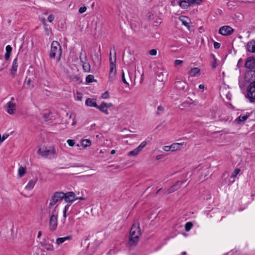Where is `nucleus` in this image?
I'll return each mask as SVG.
<instances>
[{
  "mask_svg": "<svg viewBox=\"0 0 255 255\" xmlns=\"http://www.w3.org/2000/svg\"><path fill=\"white\" fill-rule=\"evenodd\" d=\"M167 74L166 72H157V79L160 82L164 81L165 79L166 78Z\"/></svg>",
  "mask_w": 255,
  "mask_h": 255,
  "instance_id": "4be33fe9",
  "label": "nucleus"
},
{
  "mask_svg": "<svg viewBox=\"0 0 255 255\" xmlns=\"http://www.w3.org/2000/svg\"><path fill=\"white\" fill-rule=\"evenodd\" d=\"M183 63V61L180 60H176L174 61V64L176 65H180Z\"/></svg>",
  "mask_w": 255,
  "mask_h": 255,
  "instance_id": "3c124183",
  "label": "nucleus"
},
{
  "mask_svg": "<svg viewBox=\"0 0 255 255\" xmlns=\"http://www.w3.org/2000/svg\"><path fill=\"white\" fill-rule=\"evenodd\" d=\"M157 110L160 111H163L164 109L163 107L159 106L157 107Z\"/></svg>",
  "mask_w": 255,
  "mask_h": 255,
  "instance_id": "bf43d9fd",
  "label": "nucleus"
},
{
  "mask_svg": "<svg viewBox=\"0 0 255 255\" xmlns=\"http://www.w3.org/2000/svg\"><path fill=\"white\" fill-rule=\"evenodd\" d=\"M213 44H214V47L216 49H219L221 46V44L217 42H214Z\"/></svg>",
  "mask_w": 255,
  "mask_h": 255,
  "instance_id": "de8ad7c7",
  "label": "nucleus"
},
{
  "mask_svg": "<svg viewBox=\"0 0 255 255\" xmlns=\"http://www.w3.org/2000/svg\"><path fill=\"white\" fill-rule=\"evenodd\" d=\"M218 66V64L217 63V59H215L213 60V62L212 63L211 66L212 68H216Z\"/></svg>",
  "mask_w": 255,
  "mask_h": 255,
  "instance_id": "a18cd8bd",
  "label": "nucleus"
},
{
  "mask_svg": "<svg viewBox=\"0 0 255 255\" xmlns=\"http://www.w3.org/2000/svg\"><path fill=\"white\" fill-rule=\"evenodd\" d=\"M200 71V69L198 67H195L192 68L189 71V74L192 77L195 76L198 73H199Z\"/></svg>",
  "mask_w": 255,
  "mask_h": 255,
  "instance_id": "393cba45",
  "label": "nucleus"
},
{
  "mask_svg": "<svg viewBox=\"0 0 255 255\" xmlns=\"http://www.w3.org/2000/svg\"><path fill=\"white\" fill-rule=\"evenodd\" d=\"M111 50L112 49H110V72L109 73H114V72H117V70H116V50H115V46H113V50H114V61L112 60V57H111V55H112V53H111Z\"/></svg>",
  "mask_w": 255,
  "mask_h": 255,
  "instance_id": "1a4fd4ad",
  "label": "nucleus"
},
{
  "mask_svg": "<svg viewBox=\"0 0 255 255\" xmlns=\"http://www.w3.org/2000/svg\"><path fill=\"white\" fill-rule=\"evenodd\" d=\"M57 221L58 218H54L53 216H50L49 224L50 230L51 231H54L56 229L57 227Z\"/></svg>",
  "mask_w": 255,
  "mask_h": 255,
  "instance_id": "ddd939ff",
  "label": "nucleus"
},
{
  "mask_svg": "<svg viewBox=\"0 0 255 255\" xmlns=\"http://www.w3.org/2000/svg\"><path fill=\"white\" fill-rule=\"evenodd\" d=\"M40 21L42 22V24L44 25H45L46 24V20H45V19L44 18H41L40 19Z\"/></svg>",
  "mask_w": 255,
  "mask_h": 255,
  "instance_id": "4d7b16f0",
  "label": "nucleus"
},
{
  "mask_svg": "<svg viewBox=\"0 0 255 255\" xmlns=\"http://www.w3.org/2000/svg\"><path fill=\"white\" fill-rule=\"evenodd\" d=\"M64 193L63 192H55L53 194L51 199L50 200L49 205L48 207H47L46 209V211L48 214H50L51 210L52 207L59 201H60L64 199Z\"/></svg>",
  "mask_w": 255,
  "mask_h": 255,
  "instance_id": "20e7f679",
  "label": "nucleus"
},
{
  "mask_svg": "<svg viewBox=\"0 0 255 255\" xmlns=\"http://www.w3.org/2000/svg\"><path fill=\"white\" fill-rule=\"evenodd\" d=\"M199 88L200 89H203L204 88V85L203 84H200L199 86Z\"/></svg>",
  "mask_w": 255,
  "mask_h": 255,
  "instance_id": "e2e57ef3",
  "label": "nucleus"
},
{
  "mask_svg": "<svg viewBox=\"0 0 255 255\" xmlns=\"http://www.w3.org/2000/svg\"><path fill=\"white\" fill-rule=\"evenodd\" d=\"M18 67V63H17V58L16 57L12 62V65L11 69L10 70V73L13 78L15 76V72L17 71V69Z\"/></svg>",
  "mask_w": 255,
  "mask_h": 255,
  "instance_id": "f3484780",
  "label": "nucleus"
},
{
  "mask_svg": "<svg viewBox=\"0 0 255 255\" xmlns=\"http://www.w3.org/2000/svg\"><path fill=\"white\" fill-rule=\"evenodd\" d=\"M136 136H137L136 134H131L128 135V137H130V138H133L134 137H136Z\"/></svg>",
  "mask_w": 255,
  "mask_h": 255,
  "instance_id": "052dcab7",
  "label": "nucleus"
},
{
  "mask_svg": "<svg viewBox=\"0 0 255 255\" xmlns=\"http://www.w3.org/2000/svg\"><path fill=\"white\" fill-rule=\"evenodd\" d=\"M47 243L46 240H44L41 243V245L42 246L44 247V244H47Z\"/></svg>",
  "mask_w": 255,
  "mask_h": 255,
  "instance_id": "680f3d73",
  "label": "nucleus"
},
{
  "mask_svg": "<svg viewBox=\"0 0 255 255\" xmlns=\"http://www.w3.org/2000/svg\"><path fill=\"white\" fill-rule=\"evenodd\" d=\"M234 30L230 26H223L220 28L219 33L222 35H231Z\"/></svg>",
  "mask_w": 255,
  "mask_h": 255,
  "instance_id": "9b49d317",
  "label": "nucleus"
},
{
  "mask_svg": "<svg viewBox=\"0 0 255 255\" xmlns=\"http://www.w3.org/2000/svg\"><path fill=\"white\" fill-rule=\"evenodd\" d=\"M77 98L78 100H81L82 98V94L81 93H78Z\"/></svg>",
  "mask_w": 255,
  "mask_h": 255,
  "instance_id": "5fc2aeb1",
  "label": "nucleus"
},
{
  "mask_svg": "<svg viewBox=\"0 0 255 255\" xmlns=\"http://www.w3.org/2000/svg\"><path fill=\"white\" fill-rule=\"evenodd\" d=\"M41 234H42L41 231H39L38 233V235H37V238H39L41 236Z\"/></svg>",
  "mask_w": 255,
  "mask_h": 255,
  "instance_id": "0e129e2a",
  "label": "nucleus"
},
{
  "mask_svg": "<svg viewBox=\"0 0 255 255\" xmlns=\"http://www.w3.org/2000/svg\"><path fill=\"white\" fill-rule=\"evenodd\" d=\"M62 55V47L57 41H53L51 44V49L49 52V57L51 59H56L57 61L60 60Z\"/></svg>",
  "mask_w": 255,
  "mask_h": 255,
  "instance_id": "f03ea898",
  "label": "nucleus"
},
{
  "mask_svg": "<svg viewBox=\"0 0 255 255\" xmlns=\"http://www.w3.org/2000/svg\"><path fill=\"white\" fill-rule=\"evenodd\" d=\"M37 153L45 157H48V156L51 155L53 157L55 154V150L54 148L49 149H47L46 147L42 149L39 148L37 150Z\"/></svg>",
  "mask_w": 255,
  "mask_h": 255,
  "instance_id": "0eeeda50",
  "label": "nucleus"
},
{
  "mask_svg": "<svg viewBox=\"0 0 255 255\" xmlns=\"http://www.w3.org/2000/svg\"><path fill=\"white\" fill-rule=\"evenodd\" d=\"M188 18V17L186 16H182L180 17L179 19H180V21L182 22V24L183 25L185 26L186 27L189 28L190 27L189 23L184 19V18Z\"/></svg>",
  "mask_w": 255,
  "mask_h": 255,
  "instance_id": "2f4dec72",
  "label": "nucleus"
},
{
  "mask_svg": "<svg viewBox=\"0 0 255 255\" xmlns=\"http://www.w3.org/2000/svg\"><path fill=\"white\" fill-rule=\"evenodd\" d=\"M26 173V168L20 166L18 169V175L20 177H22Z\"/></svg>",
  "mask_w": 255,
  "mask_h": 255,
  "instance_id": "c756f323",
  "label": "nucleus"
},
{
  "mask_svg": "<svg viewBox=\"0 0 255 255\" xmlns=\"http://www.w3.org/2000/svg\"><path fill=\"white\" fill-rule=\"evenodd\" d=\"M10 54L8 53H6L4 54V58L5 60H8L10 58Z\"/></svg>",
  "mask_w": 255,
  "mask_h": 255,
  "instance_id": "603ef678",
  "label": "nucleus"
},
{
  "mask_svg": "<svg viewBox=\"0 0 255 255\" xmlns=\"http://www.w3.org/2000/svg\"><path fill=\"white\" fill-rule=\"evenodd\" d=\"M67 143L70 146H73L75 144V141L73 139H68L67 140Z\"/></svg>",
  "mask_w": 255,
  "mask_h": 255,
  "instance_id": "ea45409f",
  "label": "nucleus"
},
{
  "mask_svg": "<svg viewBox=\"0 0 255 255\" xmlns=\"http://www.w3.org/2000/svg\"><path fill=\"white\" fill-rule=\"evenodd\" d=\"M86 81L87 83H90L93 82H96L97 80L94 79L93 75H89L86 78Z\"/></svg>",
  "mask_w": 255,
  "mask_h": 255,
  "instance_id": "7c9ffc66",
  "label": "nucleus"
},
{
  "mask_svg": "<svg viewBox=\"0 0 255 255\" xmlns=\"http://www.w3.org/2000/svg\"><path fill=\"white\" fill-rule=\"evenodd\" d=\"M15 106V104L13 103L11 101H10L7 104V112L11 115L13 114V108Z\"/></svg>",
  "mask_w": 255,
  "mask_h": 255,
  "instance_id": "412c9836",
  "label": "nucleus"
},
{
  "mask_svg": "<svg viewBox=\"0 0 255 255\" xmlns=\"http://www.w3.org/2000/svg\"><path fill=\"white\" fill-rule=\"evenodd\" d=\"M163 156L162 154L158 155L156 157V159L159 160V159H161L163 157Z\"/></svg>",
  "mask_w": 255,
  "mask_h": 255,
  "instance_id": "13d9d810",
  "label": "nucleus"
},
{
  "mask_svg": "<svg viewBox=\"0 0 255 255\" xmlns=\"http://www.w3.org/2000/svg\"><path fill=\"white\" fill-rule=\"evenodd\" d=\"M189 1L190 6L193 4L200 5L202 2V0H187Z\"/></svg>",
  "mask_w": 255,
  "mask_h": 255,
  "instance_id": "72a5a7b5",
  "label": "nucleus"
},
{
  "mask_svg": "<svg viewBox=\"0 0 255 255\" xmlns=\"http://www.w3.org/2000/svg\"><path fill=\"white\" fill-rule=\"evenodd\" d=\"M54 19V16L50 14L48 16L47 20L49 22H52Z\"/></svg>",
  "mask_w": 255,
  "mask_h": 255,
  "instance_id": "09e8293b",
  "label": "nucleus"
},
{
  "mask_svg": "<svg viewBox=\"0 0 255 255\" xmlns=\"http://www.w3.org/2000/svg\"><path fill=\"white\" fill-rule=\"evenodd\" d=\"M79 59L82 64L84 71L85 72H90L91 70V66L89 63L86 62L87 61V58L86 53L85 50H83V49L81 50V52L80 53Z\"/></svg>",
  "mask_w": 255,
  "mask_h": 255,
  "instance_id": "423d86ee",
  "label": "nucleus"
},
{
  "mask_svg": "<svg viewBox=\"0 0 255 255\" xmlns=\"http://www.w3.org/2000/svg\"><path fill=\"white\" fill-rule=\"evenodd\" d=\"M179 5L182 8L184 9H186L190 7V3L189 1L185 0H181L179 1Z\"/></svg>",
  "mask_w": 255,
  "mask_h": 255,
  "instance_id": "aec40b11",
  "label": "nucleus"
},
{
  "mask_svg": "<svg viewBox=\"0 0 255 255\" xmlns=\"http://www.w3.org/2000/svg\"><path fill=\"white\" fill-rule=\"evenodd\" d=\"M85 105L87 106L94 108H96L97 106L96 100L91 98H88L86 99L85 101Z\"/></svg>",
  "mask_w": 255,
  "mask_h": 255,
  "instance_id": "a211bd4d",
  "label": "nucleus"
},
{
  "mask_svg": "<svg viewBox=\"0 0 255 255\" xmlns=\"http://www.w3.org/2000/svg\"><path fill=\"white\" fill-rule=\"evenodd\" d=\"M12 49V48L10 45H7L5 47L6 53H8L11 54Z\"/></svg>",
  "mask_w": 255,
  "mask_h": 255,
  "instance_id": "37998d69",
  "label": "nucleus"
},
{
  "mask_svg": "<svg viewBox=\"0 0 255 255\" xmlns=\"http://www.w3.org/2000/svg\"><path fill=\"white\" fill-rule=\"evenodd\" d=\"M254 79L248 78V76H245L246 81L250 84L247 88V97H248L250 102L254 103L255 100V71L254 72Z\"/></svg>",
  "mask_w": 255,
  "mask_h": 255,
  "instance_id": "7ed1b4c3",
  "label": "nucleus"
},
{
  "mask_svg": "<svg viewBox=\"0 0 255 255\" xmlns=\"http://www.w3.org/2000/svg\"><path fill=\"white\" fill-rule=\"evenodd\" d=\"M252 113H247L246 115L242 116V115L240 116L236 119V122L238 124H243L244 123L245 121L247 120V119L251 116Z\"/></svg>",
  "mask_w": 255,
  "mask_h": 255,
  "instance_id": "2eb2a0df",
  "label": "nucleus"
},
{
  "mask_svg": "<svg viewBox=\"0 0 255 255\" xmlns=\"http://www.w3.org/2000/svg\"><path fill=\"white\" fill-rule=\"evenodd\" d=\"M146 145L147 142L146 141H143L137 147V148L141 151Z\"/></svg>",
  "mask_w": 255,
  "mask_h": 255,
  "instance_id": "e433bc0d",
  "label": "nucleus"
},
{
  "mask_svg": "<svg viewBox=\"0 0 255 255\" xmlns=\"http://www.w3.org/2000/svg\"><path fill=\"white\" fill-rule=\"evenodd\" d=\"M149 53L150 55L155 56L157 54V51L155 49H152L149 51Z\"/></svg>",
  "mask_w": 255,
  "mask_h": 255,
  "instance_id": "c03bdc74",
  "label": "nucleus"
},
{
  "mask_svg": "<svg viewBox=\"0 0 255 255\" xmlns=\"http://www.w3.org/2000/svg\"><path fill=\"white\" fill-rule=\"evenodd\" d=\"M63 198L65 202L67 203H72L74 201L78 200V198L76 197L75 193L72 191L67 192L65 193H64Z\"/></svg>",
  "mask_w": 255,
  "mask_h": 255,
  "instance_id": "9d476101",
  "label": "nucleus"
},
{
  "mask_svg": "<svg viewBox=\"0 0 255 255\" xmlns=\"http://www.w3.org/2000/svg\"><path fill=\"white\" fill-rule=\"evenodd\" d=\"M71 239H72L71 236H66L64 237L58 238L56 239V244L59 245V244H62L67 240H71Z\"/></svg>",
  "mask_w": 255,
  "mask_h": 255,
  "instance_id": "5701e85b",
  "label": "nucleus"
},
{
  "mask_svg": "<svg viewBox=\"0 0 255 255\" xmlns=\"http://www.w3.org/2000/svg\"><path fill=\"white\" fill-rule=\"evenodd\" d=\"M44 247L47 251H53V245L48 243H47V244H44Z\"/></svg>",
  "mask_w": 255,
  "mask_h": 255,
  "instance_id": "c9c22d12",
  "label": "nucleus"
},
{
  "mask_svg": "<svg viewBox=\"0 0 255 255\" xmlns=\"http://www.w3.org/2000/svg\"><path fill=\"white\" fill-rule=\"evenodd\" d=\"M247 50L251 53H255V40H252L247 44Z\"/></svg>",
  "mask_w": 255,
  "mask_h": 255,
  "instance_id": "dca6fc26",
  "label": "nucleus"
},
{
  "mask_svg": "<svg viewBox=\"0 0 255 255\" xmlns=\"http://www.w3.org/2000/svg\"><path fill=\"white\" fill-rule=\"evenodd\" d=\"M86 9H87V8L85 6L81 7L79 9V12L80 13H83L86 11Z\"/></svg>",
  "mask_w": 255,
  "mask_h": 255,
  "instance_id": "49530a36",
  "label": "nucleus"
},
{
  "mask_svg": "<svg viewBox=\"0 0 255 255\" xmlns=\"http://www.w3.org/2000/svg\"><path fill=\"white\" fill-rule=\"evenodd\" d=\"M37 255H46V254L44 250H40V253H37Z\"/></svg>",
  "mask_w": 255,
  "mask_h": 255,
  "instance_id": "864d4df0",
  "label": "nucleus"
},
{
  "mask_svg": "<svg viewBox=\"0 0 255 255\" xmlns=\"http://www.w3.org/2000/svg\"><path fill=\"white\" fill-rule=\"evenodd\" d=\"M140 152V151L138 149V148L136 147V148L134 149L133 150L129 151L128 153V156H135L138 155V154Z\"/></svg>",
  "mask_w": 255,
  "mask_h": 255,
  "instance_id": "bb28decb",
  "label": "nucleus"
},
{
  "mask_svg": "<svg viewBox=\"0 0 255 255\" xmlns=\"http://www.w3.org/2000/svg\"><path fill=\"white\" fill-rule=\"evenodd\" d=\"M57 207L58 205H56L52 209V210L51 211L50 214H49L50 216H53L54 218H58V212L57 210Z\"/></svg>",
  "mask_w": 255,
  "mask_h": 255,
  "instance_id": "a878e982",
  "label": "nucleus"
},
{
  "mask_svg": "<svg viewBox=\"0 0 255 255\" xmlns=\"http://www.w3.org/2000/svg\"><path fill=\"white\" fill-rule=\"evenodd\" d=\"M148 14H149V16H148L149 19H151V18L153 16V15L152 14H151V13H148Z\"/></svg>",
  "mask_w": 255,
  "mask_h": 255,
  "instance_id": "338daca9",
  "label": "nucleus"
},
{
  "mask_svg": "<svg viewBox=\"0 0 255 255\" xmlns=\"http://www.w3.org/2000/svg\"><path fill=\"white\" fill-rule=\"evenodd\" d=\"M140 234L141 233L139 223H134L129 232L128 244L130 246L136 245L138 242L139 237Z\"/></svg>",
  "mask_w": 255,
  "mask_h": 255,
  "instance_id": "f257e3e1",
  "label": "nucleus"
},
{
  "mask_svg": "<svg viewBox=\"0 0 255 255\" xmlns=\"http://www.w3.org/2000/svg\"><path fill=\"white\" fill-rule=\"evenodd\" d=\"M97 109H98L101 112L105 113L106 115H109V112L108 111V110L106 109V107L103 105V102L101 103L100 105H98L97 107L96 108Z\"/></svg>",
  "mask_w": 255,
  "mask_h": 255,
  "instance_id": "b1692460",
  "label": "nucleus"
},
{
  "mask_svg": "<svg viewBox=\"0 0 255 255\" xmlns=\"http://www.w3.org/2000/svg\"><path fill=\"white\" fill-rule=\"evenodd\" d=\"M37 181V179H31L30 180L27 185L25 186V189L27 190H30L32 189L35 185Z\"/></svg>",
  "mask_w": 255,
  "mask_h": 255,
  "instance_id": "6ab92c4d",
  "label": "nucleus"
},
{
  "mask_svg": "<svg viewBox=\"0 0 255 255\" xmlns=\"http://www.w3.org/2000/svg\"><path fill=\"white\" fill-rule=\"evenodd\" d=\"M122 80L123 82L124 83H125V84H127L128 85H129L127 81V80L126 79L125 73H124L123 70H122Z\"/></svg>",
  "mask_w": 255,
  "mask_h": 255,
  "instance_id": "58836bf2",
  "label": "nucleus"
},
{
  "mask_svg": "<svg viewBox=\"0 0 255 255\" xmlns=\"http://www.w3.org/2000/svg\"><path fill=\"white\" fill-rule=\"evenodd\" d=\"M103 105L105 106L106 107V109H108V108H111L112 107L113 105L112 103H106L104 102H103Z\"/></svg>",
  "mask_w": 255,
  "mask_h": 255,
  "instance_id": "79ce46f5",
  "label": "nucleus"
},
{
  "mask_svg": "<svg viewBox=\"0 0 255 255\" xmlns=\"http://www.w3.org/2000/svg\"><path fill=\"white\" fill-rule=\"evenodd\" d=\"M181 145V143H174L170 146H165L163 149L165 151H174L179 149Z\"/></svg>",
  "mask_w": 255,
  "mask_h": 255,
  "instance_id": "f8f14e48",
  "label": "nucleus"
},
{
  "mask_svg": "<svg viewBox=\"0 0 255 255\" xmlns=\"http://www.w3.org/2000/svg\"><path fill=\"white\" fill-rule=\"evenodd\" d=\"M8 136V134H3L2 136L1 137V139H0V142H3L5 139H6Z\"/></svg>",
  "mask_w": 255,
  "mask_h": 255,
  "instance_id": "8fccbe9b",
  "label": "nucleus"
},
{
  "mask_svg": "<svg viewBox=\"0 0 255 255\" xmlns=\"http://www.w3.org/2000/svg\"><path fill=\"white\" fill-rule=\"evenodd\" d=\"M81 144L84 147H89L91 144V141L89 139H83L81 142Z\"/></svg>",
  "mask_w": 255,
  "mask_h": 255,
  "instance_id": "cd10ccee",
  "label": "nucleus"
},
{
  "mask_svg": "<svg viewBox=\"0 0 255 255\" xmlns=\"http://www.w3.org/2000/svg\"><path fill=\"white\" fill-rule=\"evenodd\" d=\"M30 82H31V79H30V78H29V79L27 80L26 83H27V84L28 85H29L30 84Z\"/></svg>",
  "mask_w": 255,
  "mask_h": 255,
  "instance_id": "774afa93",
  "label": "nucleus"
},
{
  "mask_svg": "<svg viewBox=\"0 0 255 255\" xmlns=\"http://www.w3.org/2000/svg\"><path fill=\"white\" fill-rule=\"evenodd\" d=\"M242 62H243V60L242 59H240L238 61L237 66L239 67V64H241V63H242Z\"/></svg>",
  "mask_w": 255,
  "mask_h": 255,
  "instance_id": "69168bd1",
  "label": "nucleus"
},
{
  "mask_svg": "<svg viewBox=\"0 0 255 255\" xmlns=\"http://www.w3.org/2000/svg\"><path fill=\"white\" fill-rule=\"evenodd\" d=\"M116 72H114L111 73H109V81L110 83H113L114 80H115L116 77Z\"/></svg>",
  "mask_w": 255,
  "mask_h": 255,
  "instance_id": "f704fd0d",
  "label": "nucleus"
},
{
  "mask_svg": "<svg viewBox=\"0 0 255 255\" xmlns=\"http://www.w3.org/2000/svg\"><path fill=\"white\" fill-rule=\"evenodd\" d=\"M185 182H186V180L177 181L175 184L172 186L171 188L168 189V193H170L177 190Z\"/></svg>",
  "mask_w": 255,
  "mask_h": 255,
  "instance_id": "4468645a",
  "label": "nucleus"
},
{
  "mask_svg": "<svg viewBox=\"0 0 255 255\" xmlns=\"http://www.w3.org/2000/svg\"><path fill=\"white\" fill-rule=\"evenodd\" d=\"M193 225L192 222H187L185 225V231L186 232H189L192 228Z\"/></svg>",
  "mask_w": 255,
  "mask_h": 255,
  "instance_id": "473e14b6",
  "label": "nucleus"
},
{
  "mask_svg": "<svg viewBox=\"0 0 255 255\" xmlns=\"http://www.w3.org/2000/svg\"><path fill=\"white\" fill-rule=\"evenodd\" d=\"M70 79L72 81L76 82L78 83H81L82 82V80L80 76L78 75H72L70 76Z\"/></svg>",
  "mask_w": 255,
  "mask_h": 255,
  "instance_id": "c85d7f7f",
  "label": "nucleus"
},
{
  "mask_svg": "<svg viewBox=\"0 0 255 255\" xmlns=\"http://www.w3.org/2000/svg\"><path fill=\"white\" fill-rule=\"evenodd\" d=\"M240 169L239 168H236L233 173L231 177L235 178L237 175L239 173Z\"/></svg>",
  "mask_w": 255,
  "mask_h": 255,
  "instance_id": "4c0bfd02",
  "label": "nucleus"
},
{
  "mask_svg": "<svg viewBox=\"0 0 255 255\" xmlns=\"http://www.w3.org/2000/svg\"><path fill=\"white\" fill-rule=\"evenodd\" d=\"M110 96L108 91L105 92L102 95V98L104 99H107L109 98Z\"/></svg>",
  "mask_w": 255,
  "mask_h": 255,
  "instance_id": "a19ab883",
  "label": "nucleus"
},
{
  "mask_svg": "<svg viewBox=\"0 0 255 255\" xmlns=\"http://www.w3.org/2000/svg\"><path fill=\"white\" fill-rule=\"evenodd\" d=\"M175 88L179 91H182L183 92H186L189 90L188 84L185 81H178L175 82Z\"/></svg>",
  "mask_w": 255,
  "mask_h": 255,
  "instance_id": "6e6552de",
  "label": "nucleus"
},
{
  "mask_svg": "<svg viewBox=\"0 0 255 255\" xmlns=\"http://www.w3.org/2000/svg\"><path fill=\"white\" fill-rule=\"evenodd\" d=\"M70 205H69V204H67V205L65 206V207H64V210H63V211L67 212V210H68V208H69V207H70Z\"/></svg>",
  "mask_w": 255,
  "mask_h": 255,
  "instance_id": "6e6d98bb",
  "label": "nucleus"
},
{
  "mask_svg": "<svg viewBox=\"0 0 255 255\" xmlns=\"http://www.w3.org/2000/svg\"><path fill=\"white\" fill-rule=\"evenodd\" d=\"M246 68L250 70V72H248V75H251L250 79H254V72L255 71V58L254 57H249L247 58L245 63Z\"/></svg>",
  "mask_w": 255,
  "mask_h": 255,
  "instance_id": "39448f33",
  "label": "nucleus"
}]
</instances>
